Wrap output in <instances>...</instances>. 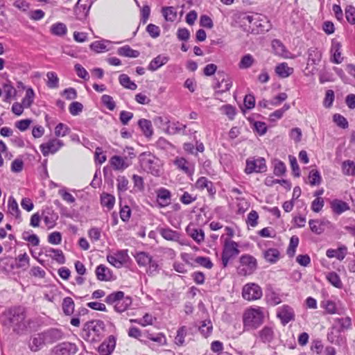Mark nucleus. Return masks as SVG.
Returning <instances> with one entry per match:
<instances>
[{
	"mask_svg": "<svg viewBox=\"0 0 355 355\" xmlns=\"http://www.w3.org/2000/svg\"><path fill=\"white\" fill-rule=\"evenodd\" d=\"M3 92L5 95L6 101H10L17 94L16 89L10 84H5L3 87Z\"/></svg>",
	"mask_w": 355,
	"mask_h": 355,
	"instance_id": "bf43d9fd",
	"label": "nucleus"
},
{
	"mask_svg": "<svg viewBox=\"0 0 355 355\" xmlns=\"http://www.w3.org/2000/svg\"><path fill=\"white\" fill-rule=\"evenodd\" d=\"M299 244V239L296 236H293L290 239L288 248L287 249V254L290 257H293Z\"/></svg>",
	"mask_w": 355,
	"mask_h": 355,
	"instance_id": "052dcab7",
	"label": "nucleus"
},
{
	"mask_svg": "<svg viewBox=\"0 0 355 355\" xmlns=\"http://www.w3.org/2000/svg\"><path fill=\"white\" fill-rule=\"evenodd\" d=\"M134 257L140 267L147 266L153 258L148 253L145 252H138L134 255Z\"/></svg>",
	"mask_w": 355,
	"mask_h": 355,
	"instance_id": "f704fd0d",
	"label": "nucleus"
},
{
	"mask_svg": "<svg viewBox=\"0 0 355 355\" xmlns=\"http://www.w3.org/2000/svg\"><path fill=\"white\" fill-rule=\"evenodd\" d=\"M187 334V329L185 326H182L178 329L177 335L175 338V343L178 345H182L184 343V338Z\"/></svg>",
	"mask_w": 355,
	"mask_h": 355,
	"instance_id": "13d9d810",
	"label": "nucleus"
},
{
	"mask_svg": "<svg viewBox=\"0 0 355 355\" xmlns=\"http://www.w3.org/2000/svg\"><path fill=\"white\" fill-rule=\"evenodd\" d=\"M345 18L351 24H355V8L351 5L345 8Z\"/></svg>",
	"mask_w": 355,
	"mask_h": 355,
	"instance_id": "774afa93",
	"label": "nucleus"
},
{
	"mask_svg": "<svg viewBox=\"0 0 355 355\" xmlns=\"http://www.w3.org/2000/svg\"><path fill=\"white\" fill-rule=\"evenodd\" d=\"M309 183L311 186L319 185L322 182V178L320 172L318 170L312 169L309 172V175L308 177Z\"/></svg>",
	"mask_w": 355,
	"mask_h": 355,
	"instance_id": "864d4df0",
	"label": "nucleus"
},
{
	"mask_svg": "<svg viewBox=\"0 0 355 355\" xmlns=\"http://www.w3.org/2000/svg\"><path fill=\"white\" fill-rule=\"evenodd\" d=\"M186 128V125L182 124L177 121L172 123H169L166 128V131L170 135H175L178 133H181V130H184Z\"/></svg>",
	"mask_w": 355,
	"mask_h": 355,
	"instance_id": "79ce46f5",
	"label": "nucleus"
},
{
	"mask_svg": "<svg viewBox=\"0 0 355 355\" xmlns=\"http://www.w3.org/2000/svg\"><path fill=\"white\" fill-rule=\"evenodd\" d=\"M77 352V347L71 343H63L53 349V355H72Z\"/></svg>",
	"mask_w": 355,
	"mask_h": 355,
	"instance_id": "f3484780",
	"label": "nucleus"
},
{
	"mask_svg": "<svg viewBox=\"0 0 355 355\" xmlns=\"http://www.w3.org/2000/svg\"><path fill=\"white\" fill-rule=\"evenodd\" d=\"M331 208L333 211L337 214H341L347 210L349 209L348 204L340 200H334L331 202Z\"/></svg>",
	"mask_w": 355,
	"mask_h": 355,
	"instance_id": "cd10ccee",
	"label": "nucleus"
},
{
	"mask_svg": "<svg viewBox=\"0 0 355 355\" xmlns=\"http://www.w3.org/2000/svg\"><path fill=\"white\" fill-rule=\"evenodd\" d=\"M156 200L159 207L168 206L171 202V193L165 188H159L156 191Z\"/></svg>",
	"mask_w": 355,
	"mask_h": 355,
	"instance_id": "2eb2a0df",
	"label": "nucleus"
},
{
	"mask_svg": "<svg viewBox=\"0 0 355 355\" xmlns=\"http://www.w3.org/2000/svg\"><path fill=\"white\" fill-rule=\"evenodd\" d=\"M276 73L281 78H287L293 73V69L289 67L288 64L282 62L275 67Z\"/></svg>",
	"mask_w": 355,
	"mask_h": 355,
	"instance_id": "2f4dec72",
	"label": "nucleus"
},
{
	"mask_svg": "<svg viewBox=\"0 0 355 355\" xmlns=\"http://www.w3.org/2000/svg\"><path fill=\"white\" fill-rule=\"evenodd\" d=\"M257 267V259L252 255L245 254L240 257L236 270L239 275L245 277L253 274Z\"/></svg>",
	"mask_w": 355,
	"mask_h": 355,
	"instance_id": "20e7f679",
	"label": "nucleus"
},
{
	"mask_svg": "<svg viewBox=\"0 0 355 355\" xmlns=\"http://www.w3.org/2000/svg\"><path fill=\"white\" fill-rule=\"evenodd\" d=\"M160 235L166 240L178 243L181 245H188V242L181 238V234L169 227L160 228L159 230Z\"/></svg>",
	"mask_w": 355,
	"mask_h": 355,
	"instance_id": "9b49d317",
	"label": "nucleus"
},
{
	"mask_svg": "<svg viewBox=\"0 0 355 355\" xmlns=\"http://www.w3.org/2000/svg\"><path fill=\"white\" fill-rule=\"evenodd\" d=\"M267 166L266 160L263 157H250L246 160L245 173L251 174L252 173H263L266 171Z\"/></svg>",
	"mask_w": 355,
	"mask_h": 355,
	"instance_id": "1a4fd4ad",
	"label": "nucleus"
},
{
	"mask_svg": "<svg viewBox=\"0 0 355 355\" xmlns=\"http://www.w3.org/2000/svg\"><path fill=\"white\" fill-rule=\"evenodd\" d=\"M272 46L276 54L286 58H294L295 56H289L288 53L285 50L283 44L278 40H274L272 42Z\"/></svg>",
	"mask_w": 355,
	"mask_h": 355,
	"instance_id": "473e14b6",
	"label": "nucleus"
},
{
	"mask_svg": "<svg viewBox=\"0 0 355 355\" xmlns=\"http://www.w3.org/2000/svg\"><path fill=\"white\" fill-rule=\"evenodd\" d=\"M135 157L134 149L127 148L122 156L114 155L110 159L111 167L119 171H123L132 164V159Z\"/></svg>",
	"mask_w": 355,
	"mask_h": 355,
	"instance_id": "7ed1b4c3",
	"label": "nucleus"
},
{
	"mask_svg": "<svg viewBox=\"0 0 355 355\" xmlns=\"http://www.w3.org/2000/svg\"><path fill=\"white\" fill-rule=\"evenodd\" d=\"M128 254L126 251L120 250L113 254H109L107 257V261L116 268H121L126 261Z\"/></svg>",
	"mask_w": 355,
	"mask_h": 355,
	"instance_id": "dca6fc26",
	"label": "nucleus"
},
{
	"mask_svg": "<svg viewBox=\"0 0 355 355\" xmlns=\"http://www.w3.org/2000/svg\"><path fill=\"white\" fill-rule=\"evenodd\" d=\"M119 80L120 84L125 88L135 90L137 87V85L126 74L120 75Z\"/></svg>",
	"mask_w": 355,
	"mask_h": 355,
	"instance_id": "3c124183",
	"label": "nucleus"
},
{
	"mask_svg": "<svg viewBox=\"0 0 355 355\" xmlns=\"http://www.w3.org/2000/svg\"><path fill=\"white\" fill-rule=\"evenodd\" d=\"M62 310L64 314L70 315L73 313L74 311V302L72 298L65 297L62 302Z\"/></svg>",
	"mask_w": 355,
	"mask_h": 355,
	"instance_id": "603ef678",
	"label": "nucleus"
},
{
	"mask_svg": "<svg viewBox=\"0 0 355 355\" xmlns=\"http://www.w3.org/2000/svg\"><path fill=\"white\" fill-rule=\"evenodd\" d=\"M46 85L51 89H56L59 87V78L53 71H49L46 73Z\"/></svg>",
	"mask_w": 355,
	"mask_h": 355,
	"instance_id": "37998d69",
	"label": "nucleus"
},
{
	"mask_svg": "<svg viewBox=\"0 0 355 355\" xmlns=\"http://www.w3.org/2000/svg\"><path fill=\"white\" fill-rule=\"evenodd\" d=\"M309 225L311 230L315 234H321L325 230V227L330 225V222L326 219L309 220Z\"/></svg>",
	"mask_w": 355,
	"mask_h": 355,
	"instance_id": "aec40b11",
	"label": "nucleus"
},
{
	"mask_svg": "<svg viewBox=\"0 0 355 355\" xmlns=\"http://www.w3.org/2000/svg\"><path fill=\"white\" fill-rule=\"evenodd\" d=\"M347 254V248L344 245L339 247L338 249H328L326 255L329 258L336 257L340 261L344 259Z\"/></svg>",
	"mask_w": 355,
	"mask_h": 355,
	"instance_id": "393cba45",
	"label": "nucleus"
},
{
	"mask_svg": "<svg viewBox=\"0 0 355 355\" xmlns=\"http://www.w3.org/2000/svg\"><path fill=\"white\" fill-rule=\"evenodd\" d=\"M341 47L340 42L336 39L332 40L330 49L331 61L335 64H340L343 61V57L341 55Z\"/></svg>",
	"mask_w": 355,
	"mask_h": 355,
	"instance_id": "a211bd4d",
	"label": "nucleus"
},
{
	"mask_svg": "<svg viewBox=\"0 0 355 355\" xmlns=\"http://www.w3.org/2000/svg\"><path fill=\"white\" fill-rule=\"evenodd\" d=\"M327 279L331 285H333L336 288H340L343 286L340 277L337 273L334 272L328 273L327 275Z\"/></svg>",
	"mask_w": 355,
	"mask_h": 355,
	"instance_id": "6e6d98bb",
	"label": "nucleus"
},
{
	"mask_svg": "<svg viewBox=\"0 0 355 355\" xmlns=\"http://www.w3.org/2000/svg\"><path fill=\"white\" fill-rule=\"evenodd\" d=\"M58 194L62 197V200L69 204L75 202L76 198L69 193L66 188L60 189L58 191Z\"/></svg>",
	"mask_w": 355,
	"mask_h": 355,
	"instance_id": "338daca9",
	"label": "nucleus"
},
{
	"mask_svg": "<svg viewBox=\"0 0 355 355\" xmlns=\"http://www.w3.org/2000/svg\"><path fill=\"white\" fill-rule=\"evenodd\" d=\"M117 53L123 57L127 58H137L139 55V52L137 50L132 49L130 46L125 45L117 49Z\"/></svg>",
	"mask_w": 355,
	"mask_h": 355,
	"instance_id": "72a5a7b5",
	"label": "nucleus"
},
{
	"mask_svg": "<svg viewBox=\"0 0 355 355\" xmlns=\"http://www.w3.org/2000/svg\"><path fill=\"white\" fill-rule=\"evenodd\" d=\"M174 165L177 168L189 176H191L194 173L195 166L193 163L189 162L182 157H178L173 161Z\"/></svg>",
	"mask_w": 355,
	"mask_h": 355,
	"instance_id": "ddd939ff",
	"label": "nucleus"
},
{
	"mask_svg": "<svg viewBox=\"0 0 355 355\" xmlns=\"http://www.w3.org/2000/svg\"><path fill=\"white\" fill-rule=\"evenodd\" d=\"M155 320V318H154L152 315L146 313L142 318L131 319L130 321V322H135L143 327H146L147 325H152Z\"/></svg>",
	"mask_w": 355,
	"mask_h": 355,
	"instance_id": "09e8293b",
	"label": "nucleus"
},
{
	"mask_svg": "<svg viewBox=\"0 0 355 355\" xmlns=\"http://www.w3.org/2000/svg\"><path fill=\"white\" fill-rule=\"evenodd\" d=\"M320 306L322 308L324 309L329 314H334L336 312V303L332 300H323L321 302Z\"/></svg>",
	"mask_w": 355,
	"mask_h": 355,
	"instance_id": "680f3d73",
	"label": "nucleus"
},
{
	"mask_svg": "<svg viewBox=\"0 0 355 355\" xmlns=\"http://www.w3.org/2000/svg\"><path fill=\"white\" fill-rule=\"evenodd\" d=\"M128 180L123 175H119L116 178V187L119 194L125 192L128 189Z\"/></svg>",
	"mask_w": 355,
	"mask_h": 355,
	"instance_id": "8fccbe9b",
	"label": "nucleus"
},
{
	"mask_svg": "<svg viewBox=\"0 0 355 355\" xmlns=\"http://www.w3.org/2000/svg\"><path fill=\"white\" fill-rule=\"evenodd\" d=\"M343 171L347 175L355 174V164L352 161L347 160L343 164Z\"/></svg>",
	"mask_w": 355,
	"mask_h": 355,
	"instance_id": "69168bd1",
	"label": "nucleus"
},
{
	"mask_svg": "<svg viewBox=\"0 0 355 355\" xmlns=\"http://www.w3.org/2000/svg\"><path fill=\"white\" fill-rule=\"evenodd\" d=\"M280 253L277 249L270 248L263 253L264 259L271 263H276L279 259Z\"/></svg>",
	"mask_w": 355,
	"mask_h": 355,
	"instance_id": "4c0bfd02",
	"label": "nucleus"
},
{
	"mask_svg": "<svg viewBox=\"0 0 355 355\" xmlns=\"http://www.w3.org/2000/svg\"><path fill=\"white\" fill-rule=\"evenodd\" d=\"M50 32L52 35L62 37L67 33V27L62 22H57L51 25Z\"/></svg>",
	"mask_w": 355,
	"mask_h": 355,
	"instance_id": "7c9ffc66",
	"label": "nucleus"
},
{
	"mask_svg": "<svg viewBox=\"0 0 355 355\" xmlns=\"http://www.w3.org/2000/svg\"><path fill=\"white\" fill-rule=\"evenodd\" d=\"M186 232L198 244L202 243L205 239V234L202 230L196 228L193 225H189L187 227Z\"/></svg>",
	"mask_w": 355,
	"mask_h": 355,
	"instance_id": "412c9836",
	"label": "nucleus"
},
{
	"mask_svg": "<svg viewBox=\"0 0 355 355\" xmlns=\"http://www.w3.org/2000/svg\"><path fill=\"white\" fill-rule=\"evenodd\" d=\"M141 168L153 176L159 177L163 172V162L150 153H142L139 156Z\"/></svg>",
	"mask_w": 355,
	"mask_h": 355,
	"instance_id": "f257e3e1",
	"label": "nucleus"
},
{
	"mask_svg": "<svg viewBox=\"0 0 355 355\" xmlns=\"http://www.w3.org/2000/svg\"><path fill=\"white\" fill-rule=\"evenodd\" d=\"M96 275L100 281H110L112 279V272L107 266L101 264L96 269Z\"/></svg>",
	"mask_w": 355,
	"mask_h": 355,
	"instance_id": "5701e85b",
	"label": "nucleus"
},
{
	"mask_svg": "<svg viewBox=\"0 0 355 355\" xmlns=\"http://www.w3.org/2000/svg\"><path fill=\"white\" fill-rule=\"evenodd\" d=\"M162 14L166 21H173L177 17V14L173 7H166L162 9Z\"/></svg>",
	"mask_w": 355,
	"mask_h": 355,
	"instance_id": "e2e57ef3",
	"label": "nucleus"
},
{
	"mask_svg": "<svg viewBox=\"0 0 355 355\" xmlns=\"http://www.w3.org/2000/svg\"><path fill=\"white\" fill-rule=\"evenodd\" d=\"M169 60V58L167 55H159L150 62L148 69L150 71H155L159 67L166 64Z\"/></svg>",
	"mask_w": 355,
	"mask_h": 355,
	"instance_id": "b1692460",
	"label": "nucleus"
},
{
	"mask_svg": "<svg viewBox=\"0 0 355 355\" xmlns=\"http://www.w3.org/2000/svg\"><path fill=\"white\" fill-rule=\"evenodd\" d=\"M267 302L272 306H275L282 302L281 295L274 291H269L266 295Z\"/></svg>",
	"mask_w": 355,
	"mask_h": 355,
	"instance_id": "49530a36",
	"label": "nucleus"
},
{
	"mask_svg": "<svg viewBox=\"0 0 355 355\" xmlns=\"http://www.w3.org/2000/svg\"><path fill=\"white\" fill-rule=\"evenodd\" d=\"M42 217L44 220L45 225L49 228H52L55 224V221L58 218L56 214L51 209L44 211L42 214Z\"/></svg>",
	"mask_w": 355,
	"mask_h": 355,
	"instance_id": "c85d7f7f",
	"label": "nucleus"
},
{
	"mask_svg": "<svg viewBox=\"0 0 355 355\" xmlns=\"http://www.w3.org/2000/svg\"><path fill=\"white\" fill-rule=\"evenodd\" d=\"M239 245L233 240L226 238L224 240L223 252H222V263L223 267H226L230 261L239 254Z\"/></svg>",
	"mask_w": 355,
	"mask_h": 355,
	"instance_id": "423d86ee",
	"label": "nucleus"
},
{
	"mask_svg": "<svg viewBox=\"0 0 355 355\" xmlns=\"http://www.w3.org/2000/svg\"><path fill=\"white\" fill-rule=\"evenodd\" d=\"M263 295L261 288L255 283H248L243 286L242 296L248 301H254L260 299Z\"/></svg>",
	"mask_w": 355,
	"mask_h": 355,
	"instance_id": "6e6552de",
	"label": "nucleus"
},
{
	"mask_svg": "<svg viewBox=\"0 0 355 355\" xmlns=\"http://www.w3.org/2000/svg\"><path fill=\"white\" fill-rule=\"evenodd\" d=\"M335 322L339 326L338 332L349 329L352 325L351 319L349 317L336 318Z\"/></svg>",
	"mask_w": 355,
	"mask_h": 355,
	"instance_id": "0e129e2a",
	"label": "nucleus"
},
{
	"mask_svg": "<svg viewBox=\"0 0 355 355\" xmlns=\"http://www.w3.org/2000/svg\"><path fill=\"white\" fill-rule=\"evenodd\" d=\"M254 62L253 56L250 54H246L243 56L239 63V67L241 69L250 68Z\"/></svg>",
	"mask_w": 355,
	"mask_h": 355,
	"instance_id": "5fc2aeb1",
	"label": "nucleus"
},
{
	"mask_svg": "<svg viewBox=\"0 0 355 355\" xmlns=\"http://www.w3.org/2000/svg\"><path fill=\"white\" fill-rule=\"evenodd\" d=\"M195 185L196 189L200 190L206 189L209 194L211 196L214 195L216 193V189L213 186V183L205 177H201L198 179Z\"/></svg>",
	"mask_w": 355,
	"mask_h": 355,
	"instance_id": "4be33fe9",
	"label": "nucleus"
},
{
	"mask_svg": "<svg viewBox=\"0 0 355 355\" xmlns=\"http://www.w3.org/2000/svg\"><path fill=\"white\" fill-rule=\"evenodd\" d=\"M8 208L9 213L17 220H18V223L21 222V212L19 209L18 204L17 201L12 197L8 199Z\"/></svg>",
	"mask_w": 355,
	"mask_h": 355,
	"instance_id": "bb28decb",
	"label": "nucleus"
},
{
	"mask_svg": "<svg viewBox=\"0 0 355 355\" xmlns=\"http://www.w3.org/2000/svg\"><path fill=\"white\" fill-rule=\"evenodd\" d=\"M260 341L265 344L271 343L275 338L274 325H265L257 332Z\"/></svg>",
	"mask_w": 355,
	"mask_h": 355,
	"instance_id": "f8f14e48",
	"label": "nucleus"
},
{
	"mask_svg": "<svg viewBox=\"0 0 355 355\" xmlns=\"http://www.w3.org/2000/svg\"><path fill=\"white\" fill-rule=\"evenodd\" d=\"M46 254L60 264H63L65 261L63 252L60 250L49 248L46 250Z\"/></svg>",
	"mask_w": 355,
	"mask_h": 355,
	"instance_id": "e433bc0d",
	"label": "nucleus"
},
{
	"mask_svg": "<svg viewBox=\"0 0 355 355\" xmlns=\"http://www.w3.org/2000/svg\"><path fill=\"white\" fill-rule=\"evenodd\" d=\"M263 308L250 307L243 314V328L245 330L256 329L264 322Z\"/></svg>",
	"mask_w": 355,
	"mask_h": 355,
	"instance_id": "f03ea898",
	"label": "nucleus"
},
{
	"mask_svg": "<svg viewBox=\"0 0 355 355\" xmlns=\"http://www.w3.org/2000/svg\"><path fill=\"white\" fill-rule=\"evenodd\" d=\"M46 343H47L44 333L38 334L34 337L31 344V349L33 352H37Z\"/></svg>",
	"mask_w": 355,
	"mask_h": 355,
	"instance_id": "c756f323",
	"label": "nucleus"
},
{
	"mask_svg": "<svg viewBox=\"0 0 355 355\" xmlns=\"http://www.w3.org/2000/svg\"><path fill=\"white\" fill-rule=\"evenodd\" d=\"M47 343H52L62 338V332L58 329H50L44 332Z\"/></svg>",
	"mask_w": 355,
	"mask_h": 355,
	"instance_id": "ea45409f",
	"label": "nucleus"
},
{
	"mask_svg": "<svg viewBox=\"0 0 355 355\" xmlns=\"http://www.w3.org/2000/svg\"><path fill=\"white\" fill-rule=\"evenodd\" d=\"M116 346V340L114 336H110L104 340L98 347V352L100 355H110Z\"/></svg>",
	"mask_w": 355,
	"mask_h": 355,
	"instance_id": "6ab92c4d",
	"label": "nucleus"
},
{
	"mask_svg": "<svg viewBox=\"0 0 355 355\" xmlns=\"http://www.w3.org/2000/svg\"><path fill=\"white\" fill-rule=\"evenodd\" d=\"M105 302L109 304H114V310L121 313L125 311L132 304V299L125 296L122 291L114 292L105 298Z\"/></svg>",
	"mask_w": 355,
	"mask_h": 355,
	"instance_id": "39448f33",
	"label": "nucleus"
},
{
	"mask_svg": "<svg viewBox=\"0 0 355 355\" xmlns=\"http://www.w3.org/2000/svg\"><path fill=\"white\" fill-rule=\"evenodd\" d=\"M62 140L58 138H51L46 142L40 144V149L44 157L50 154H55L64 146Z\"/></svg>",
	"mask_w": 355,
	"mask_h": 355,
	"instance_id": "9d476101",
	"label": "nucleus"
},
{
	"mask_svg": "<svg viewBox=\"0 0 355 355\" xmlns=\"http://www.w3.org/2000/svg\"><path fill=\"white\" fill-rule=\"evenodd\" d=\"M232 86V81L230 78H223L220 82H218L216 87L215 94H222L229 91Z\"/></svg>",
	"mask_w": 355,
	"mask_h": 355,
	"instance_id": "c9c22d12",
	"label": "nucleus"
},
{
	"mask_svg": "<svg viewBox=\"0 0 355 355\" xmlns=\"http://www.w3.org/2000/svg\"><path fill=\"white\" fill-rule=\"evenodd\" d=\"M8 324L10 326L21 327L26 318L25 310L23 307H15L6 313Z\"/></svg>",
	"mask_w": 355,
	"mask_h": 355,
	"instance_id": "0eeeda50",
	"label": "nucleus"
},
{
	"mask_svg": "<svg viewBox=\"0 0 355 355\" xmlns=\"http://www.w3.org/2000/svg\"><path fill=\"white\" fill-rule=\"evenodd\" d=\"M322 59V53L316 48H310L308 51L307 65L318 64Z\"/></svg>",
	"mask_w": 355,
	"mask_h": 355,
	"instance_id": "a878e982",
	"label": "nucleus"
},
{
	"mask_svg": "<svg viewBox=\"0 0 355 355\" xmlns=\"http://www.w3.org/2000/svg\"><path fill=\"white\" fill-rule=\"evenodd\" d=\"M146 267V272L149 276H155L159 272L160 268L157 261L152 259L149 261Z\"/></svg>",
	"mask_w": 355,
	"mask_h": 355,
	"instance_id": "c03bdc74",
	"label": "nucleus"
},
{
	"mask_svg": "<svg viewBox=\"0 0 355 355\" xmlns=\"http://www.w3.org/2000/svg\"><path fill=\"white\" fill-rule=\"evenodd\" d=\"M289 109L290 105L285 103L281 109L277 110L270 114V120L272 121H275L277 119H281L283 116L285 112H286Z\"/></svg>",
	"mask_w": 355,
	"mask_h": 355,
	"instance_id": "4d7b16f0",
	"label": "nucleus"
},
{
	"mask_svg": "<svg viewBox=\"0 0 355 355\" xmlns=\"http://www.w3.org/2000/svg\"><path fill=\"white\" fill-rule=\"evenodd\" d=\"M277 316L281 320L282 323L285 325L289 322L294 320L295 313L293 308L288 305H283L278 308Z\"/></svg>",
	"mask_w": 355,
	"mask_h": 355,
	"instance_id": "4468645a",
	"label": "nucleus"
},
{
	"mask_svg": "<svg viewBox=\"0 0 355 355\" xmlns=\"http://www.w3.org/2000/svg\"><path fill=\"white\" fill-rule=\"evenodd\" d=\"M70 132L69 127L62 123H59L55 128L54 134L56 138L67 136Z\"/></svg>",
	"mask_w": 355,
	"mask_h": 355,
	"instance_id": "de8ad7c7",
	"label": "nucleus"
},
{
	"mask_svg": "<svg viewBox=\"0 0 355 355\" xmlns=\"http://www.w3.org/2000/svg\"><path fill=\"white\" fill-rule=\"evenodd\" d=\"M101 205L107 208L108 210L112 209L115 204V197L109 193H103L101 197Z\"/></svg>",
	"mask_w": 355,
	"mask_h": 355,
	"instance_id": "a19ab883",
	"label": "nucleus"
},
{
	"mask_svg": "<svg viewBox=\"0 0 355 355\" xmlns=\"http://www.w3.org/2000/svg\"><path fill=\"white\" fill-rule=\"evenodd\" d=\"M35 97V94L33 88L27 87L26 94L22 98L21 103L26 108H29L33 103Z\"/></svg>",
	"mask_w": 355,
	"mask_h": 355,
	"instance_id": "58836bf2",
	"label": "nucleus"
},
{
	"mask_svg": "<svg viewBox=\"0 0 355 355\" xmlns=\"http://www.w3.org/2000/svg\"><path fill=\"white\" fill-rule=\"evenodd\" d=\"M138 124L142 132L146 137H150L153 135V128L151 122L147 119H140Z\"/></svg>",
	"mask_w": 355,
	"mask_h": 355,
	"instance_id": "a18cd8bd",
	"label": "nucleus"
}]
</instances>
